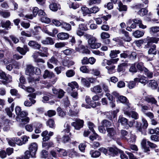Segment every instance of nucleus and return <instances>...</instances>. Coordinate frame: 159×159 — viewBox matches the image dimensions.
Listing matches in <instances>:
<instances>
[{"label": "nucleus", "instance_id": "f257e3e1", "mask_svg": "<svg viewBox=\"0 0 159 159\" xmlns=\"http://www.w3.org/2000/svg\"><path fill=\"white\" fill-rule=\"evenodd\" d=\"M29 150H27L25 152L26 153V156H29L30 157H36V154L38 149V145L35 142L31 143L28 147Z\"/></svg>", "mask_w": 159, "mask_h": 159}, {"label": "nucleus", "instance_id": "f03ea898", "mask_svg": "<svg viewBox=\"0 0 159 159\" xmlns=\"http://www.w3.org/2000/svg\"><path fill=\"white\" fill-rule=\"evenodd\" d=\"M154 40V38L147 36L146 38L135 41V44L139 47H141L142 44H143L145 46L144 48H147L150 46L151 42L155 41Z\"/></svg>", "mask_w": 159, "mask_h": 159}, {"label": "nucleus", "instance_id": "7ed1b4c3", "mask_svg": "<svg viewBox=\"0 0 159 159\" xmlns=\"http://www.w3.org/2000/svg\"><path fill=\"white\" fill-rule=\"evenodd\" d=\"M25 73L27 75H33L34 74L39 75L41 74V72L39 68L34 67L31 64H29L26 66Z\"/></svg>", "mask_w": 159, "mask_h": 159}, {"label": "nucleus", "instance_id": "20e7f679", "mask_svg": "<svg viewBox=\"0 0 159 159\" xmlns=\"http://www.w3.org/2000/svg\"><path fill=\"white\" fill-rule=\"evenodd\" d=\"M152 38H154L155 41L151 42L150 43V46L147 48H150L148 51V53L149 54H153L156 55L157 54V51L156 49V46L155 44H153V43H157L159 41V38L155 37H151Z\"/></svg>", "mask_w": 159, "mask_h": 159}, {"label": "nucleus", "instance_id": "39448f33", "mask_svg": "<svg viewBox=\"0 0 159 159\" xmlns=\"http://www.w3.org/2000/svg\"><path fill=\"white\" fill-rule=\"evenodd\" d=\"M119 111V110L116 109L113 111L105 112L104 114L106 115L107 118L111 120H114L115 122L117 121V114Z\"/></svg>", "mask_w": 159, "mask_h": 159}, {"label": "nucleus", "instance_id": "423d86ee", "mask_svg": "<svg viewBox=\"0 0 159 159\" xmlns=\"http://www.w3.org/2000/svg\"><path fill=\"white\" fill-rule=\"evenodd\" d=\"M143 122V125L140 122L136 121L135 127L140 132H142V129H146L148 126V124L147 121L144 118L142 119Z\"/></svg>", "mask_w": 159, "mask_h": 159}, {"label": "nucleus", "instance_id": "0eeeda50", "mask_svg": "<svg viewBox=\"0 0 159 159\" xmlns=\"http://www.w3.org/2000/svg\"><path fill=\"white\" fill-rule=\"evenodd\" d=\"M96 39L93 37H91L89 39L88 43L91 48L93 49L98 48L101 46L100 43H96Z\"/></svg>", "mask_w": 159, "mask_h": 159}, {"label": "nucleus", "instance_id": "6e6552de", "mask_svg": "<svg viewBox=\"0 0 159 159\" xmlns=\"http://www.w3.org/2000/svg\"><path fill=\"white\" fill-rule=\"evenodd\" d=\"M49 5L50 9L54 12L57 11L58 9H61V6L56 0H51Z\"/></svg>", "mask_w": 159, "mask_h": 159}, {"label": "nucleus", "instance_id": "1a4fd4ad", "mask_svg": "<svg viewBox=\"0 0 159 159\" xmlns=\"http://www.w3.org/2000/svg\"><path fill=\"white\" fill-rule=\"evenodd\" d=\"M115 97L116 98V102H119L120 103H127L128 100L126 97L123 96H120L119 94L116 91H114L112 93Z\"/></svg>", "mask_w": 159, "mask_h": 159}, {"label": "nucleus", "instance_id": "9d476101", "mask_svg": "<svg viewBox=\"0 0 159 159\" xmlns=\"http://www.w3.org/2000/svg\"><path fill=\"white\" fill-rule=\"evenodd\" d=\"M106 130L107 132V135L110 138L113 140L116 139V130L113 127L106 128Z\"/></svg>", "mask_w": 159, "mask_h": 159}, {"label": "nucleus", "instance_id": "9b49d317", "mask_svg": "<svg viewBox=\"0 0 159 159\" xmlns=\"http://www.w3.org/2000/svg\"><path fill=\"white\" fill-rule=\"evenodd\" d=\"M40 51H38L37 52L39 55L42 57H47L49 53L48 52V48L42 47L39 49Z\"/></svg>", "mask_w": 159, "mask_h": 159}, {"label": "nucleus", "instance_id": "f8f14e48", "mask_svg": "<svg viewBox=\"0 0 159 159\" xmlns=\"http://www.w3.org/2000/svg\"><path fill=\"white\" fill-rule=\"evenodd\" d=\"M84 123V121L83 120H80L76 122H72L71 125L74 127L75 129L79 130L83 127Z\"/></svg>", "mask_w": 159, "mask_h": 159}, {"label": "nucleus", "instance_id": "ddd939ff", "mask_svg": "<svg viewBox=\"0 0 159 159\" xmlns=\"http://www.w3.org/2000/svg\"><path fill=\"white\" fill-rule=\"evenodd\" d=\"M120 32L124 34L125 37V39L124 37H121V39L127 42H129L132 40L131 38L129 36V33L125 30V29L120 30Z\"/></svg>", "mask_w": 159, "mask_h": 159}, {"label": "nucleus", "instance_id": "4468645a", "mask_svg": "<svg viewBox=\"0 0 159 159\" xmlns=\"http://www.w3.org/2000/svg\"><path fill=\"white\" fill-rule=\"evenodd\" d=\"M16 50L21 55H24L27 52L29 51V49L27 45H24L23 48L20 47H17L16 48Z\"/></svg>", "mask_w": 159, "mask_h": 159}, {"label": "nucleus", "instance_id": "2eb2a0df", "mask_svg": "<svg viewBox=\"0 0 159 159\" xmlns=\"http://www.w3.org/2000/svg\"><path fill=\"white\" fill-rule=\"evenodd\" d=\"M41 43L43 45H52L54 44L55 42L53 39L50 37H47L45 40H42Z\"/></svg>", "mask_w": 159, "mask_h": 159}, {"label": "nucleus", "instance_id": "dca6fc26", "mask_svg": "<svg viewBox=\"0 0 159 159\" xmlns=\"http://www.w3.org/2000/svg\"><path fill=\"white\" fill-rule=\"evenodd\" d=\"M58 39L60 40L67 39L69 38V34L66 33L61 32L58 33L57 35Z\"/></svg>", "mask_w": 159, "mask_h": 159}, {"label": "nucleus", "instance_id": "f3484780", "mask_svg": "<svg viewBox=\"0 0 159 159\" xmlns=\"http://www.w3.org/2000/svg\"><path fill=\"white\" fill-rule=\"evenodd\" d=\"M108 150L109 151L114 155H117L118 153H119V152L121 150L118 149L117 147H115L114 148L112 147H109Z\"/></svg>", "mask_w": 159, "mask_h": 159}, {"label": "nucleus", "instance_id": "a211bd4d", "mask_svg": "<svg viewBox=\"0 0 159 159\" xmlns=\"http://www.w3.org/2000/svg\"><path fill=\"white\" fill-rule=\"evenodd\" d=\"M39 28H40L41 27L40 26H36L34 27V31H33L32 32V34L36 39L39 40L41 38V37L39 35V31L38 30Z\"/></svg>", "mask_w": 159, "mask_h": 159}, {"label": "nucleus", "instance_id": "6ab92c4d", "mask_svg": "<svg viewBox=\"0 0 159 159\" xmlns=\"http://www.w3.org/2000/svg\"><path fill=\"white\" fill-rule=\"evenodd\" d=\"M144 31L136 30L133 33L132 35L135 38H138L142 37L144 35Z\"/></svg>", "mask_w": 159, "mask_h": 159}, {"label": "nucleus", "instance_id": "aec40b11", "mask_svg": "<svg viewBox=\"0 0 159 159\" xmlns=\"http://www.w3.org/2000/svg\"><path fill=\"white\" fill-rule=\"evenodd\" d=\"M90 89L92 92L96 94L101 93L102 91V88L100 85L94 86L93 87L91 88Z\"/></svg>", "mask_w": 159, "mask_h": 159}, {"label": "nucleus", "instance_id": "412c9836", "mask_svg": "<svg viewBox=\"0 0 159 159\" xmlns=\"http://www.w3.org/2000/svg\"><path fill=\"white\" fill-rule=\"evenodd\" d=\"M118 122L123 125L126 126L128 125V120L123 117V116L120 115L119 116Z\"/></svg>", "mask_w": 159, "mask_h": 159}, {"label": "nucleus", "instance_id": "4be33fe9", "mask_svg": "<svg viewBox=\"0 0 159 159\" xmlns=\"http://www.w3.org/2000/svg\"><path fill=\"white\" fill-rule=\"evenodd\" d=\"M150 33L151 34H157V36H159V26H153L149 29Z\"/></svg>", "mask_w": 159, "mask_h": 159}, {"label": "nucleus", "instance_id": "5701e85b", "mask_svg": "<svg viewBox=\"0 0 159 159\" xmlns=\"http://www.w3.org/2000/svg\"><path fill=\"white\" fill-rule=\"evenodd\" d=\"M54 76V75L52 72L49 71L48 70H46L44 71L43 77L44 79L47 78H51Z\"/></svg>", "mask_w": 159, "mask_h": 159}, {"label": "nucleus", "instance_id": "b1692460", "mask_svg": "<svg viewBox=\"0 0 159 159\" xmlns=\"http://www.w3.org/2000/svg\"><path fill=\"white\" fill-rule=\"evenodd\" d=\"M1 25L2 28H5L7 29H10L11 28L10 25H11V23L10 21L9 20H7L6 21L3 20L1 21Z\"/></svg>", "mask_w": 159, "mask_h": 159}, {"label": "nucleus", "instance_id": "393cba45", "mask_svg": "<svg viewBox=\"0 0 159 159\" xmlns=\"http://www.w3.org/2000/svg\"><path fill=\"white\" fill-rule=\"evenodd\" d=\"M82 11L83 12V14L84 16H86L88 15L89 16H91V10L86 7H83L81 8Z\"/></svg>", "mask_w": 159, "mask_h": 159}, {"label": "nucleus", "instance_id": "a878e982", "mask_svg": "<svg viewBox=\"0 0 159 159\" xmlns=\"http://www.w3.org/2000/svg\"><path fill=\"white\" fill-rule=\"evenodd\" d=\"M57 111L58 115L62 117H63L66 115V112L63 109L60 107H58L57 109Z\"/></svg>", "mask_w": 159, "mask_h": 159}, {"label": "nucleus", "instance_id": "bb28decb", "mask_svg": "<svg viewBox=\"0 0 159 159\" xmlns=\"http://www.w3.org/2000/svg\"><path fill=\"white\" fill-rule=\"evenodd\" d=\"M2 80H1V81L4 85H6L8 83H10L12 82V77L9 75H7V77H6Z\"/></svg>", "mask_w": 159, "mask_h": 159}, {"label": "nucleus", "instance_id": "cd10ccee", "mask_svg": "<svg viewBox=\"0 0 159 159\" xmlns=\"http://www.w3.org/2000/svg\"><path fill=\"white\" fill-rule=\"evenodd\" d=\"M120 52V51L119 50H111L110 54V56L111 58H116L117 57V55Z\"/></svg>", "mask_w": 159, "mask_h": 159}, {"label": "nucleus", "instance_id": "c85d7f7f", "mask_svg": "<svg viewBox=\"0 0 159 159\" xmlns=\"http://www.w3.org/2000/svg\"><path fill=\"white\" fill-rule=\"evenodd\" d=\"M48 131L46 130L42 132L41 134V136L43 137V142H46L50 139V137L48 136Z\"/></svg>", "mask_w": 159, "mask_h": 159}, {"label": "nucleus", "instance_id": "c756f323", "mask_svg": "<svg viewBox=\"0 0 159 159\" xmlns=\"http://www.w3.org/2000/svg\"><path fill=\"white\" fill-rule=\"evenodd\" d=\"M90 153L92 157L96 158L98 157L101 155L100 152L97 150H91Z\"/></svg>", "mask_w": 159, "mask_h": 159}, {"label": "nucleus", "instance_id": "7c9ffc66", "mask_svg": "<svg viewBox=\"0 0 159 159\" xmlns=\"http://www.w3.org/2000/svg\"><path fill=\"white\" fill-rule=\"evenodd\" d=\"M68 86L71 88V90L76 89L75 88L77 89L79 87L78 83L75 81H72L70 83H69Z\"/></svg>", "mask_w": 159, "mask_h": 159}, {"label": "nucleus", "instance_id": "2f4dec72", "mask_svg": "<svg viewBox=\"0 0 159 159\" xmlns=\"http://www.w3.org/2000/svg\"><path fill=\"white\" fill-rule=\"evenodd\" d=\"M137 72H142L143 70L144 67L143 64L142 62H140L138 63H136V65Z\"/></svg>", "mask_w": 159, "mask_h": 159}, {"label": "nucleus", "instance_id": "473e14b6", "mask_svg": "<svg viewBox=\"0 0 159 159\" xmlns=\"http://www.w3.org/2000/svg\"><path fill=\"white\" fill-rule=\"evenodd\" d=\"M148 11L147 8H142L140 9L138 13L141 16H143L147 14Z\"/></svg>", "mask_w": 159, "mask_h": 159}, {"label": "nucleus", "instance_id": "72a5a7b5", "mask_svg": "<svg viewBox=\"0 0 159 159\" xmlns=\"http://www.w3.org/2000/svg\"><path fill=\"white\" fill-rule=\"evenodd\" d=\"M81 82L84 86L89 88L91 84L89 82V80L86 79L82 77L81 79Z\"/></svg>", "mask_w": 159, "mask_h": 159}, {"label": "nucleus", "instance_id": "f704fd0d", "mask_svg": "<svg viewBox=\"0 0 159 159\" xmlns=\"http://www.w3.org/2000/svg\"><path fill=\"white\" fill-rule=\"evenodd\" d=\"M102 125L104 127L108 128L111 125L112 123L111 122L105 119L102 121Z\"/></svg>", "mask_w": 159, "mask_h": 159}, {"label": "nucleus", "instance_id": "c9c22d12", "mask_svg": "<svg viewBox=\"0 0 159 159\" xmlns=\"http://www.w3.org/2000/svg\"><path fill=\"white\" fill-rule=\"evenodd\" d=\"M46 124L47 126H48L51 128H53L55 127V122L53 119H49L47 121Z\"/></svg>", "mask_w": 159, "mask_h": 159}, {"label": "nucleus", "instance_id": "e433bc0d", "mask_svg": "<svg viewBox=\"0 0 159 159\" xmlns=\"http://www.w3.org/2000/svg\"><path fill=\"white\" fill-rule=\"evenodd\" d=\"M61 25L62 28L67 31H70L71 29V26L70 24L66 22H63Z\"/></svg>", "mask_w": 159, "mask_h": 159}, {"label": "nucleus", "instance_id": "4c0bfd02", "mask_svg": "<svg viewBox=\"0 0 159 159\" xmlns=\"http://www.w3.org/2000/svg\"><path fill=\"white\" fill-rule=\"evenodd\" d=\"M118 6L119 7V10L120 11H125L127 10V6L125 5H123L120 1L119 2Z\"/></svg>", "mask_w": 159, "mask_h": 159}, {"label": "nucleus", "instance_id": "58836bf2", "mask_svg": "<svg viewBox=\"0 0 159 159\" xmlns=\"http://www.w3.org/2000/svg\"><path fill=\"white\" fill-rule=\"evenodd\" d=\"M136 65V63L131 64L129 69V72L133 73L137 72Z\"/></svg>", "mask_w": 159, "mask_h": 159}, {"label": "nucleus", "instance_id": "ea45409f", "mask_svg": "<svg viewBox=\"0 0 159 159\" xmlns=\"http://www.w3.org/2000/svg\"><path fill=\"white\" fill-rule=\"evenodd\" d=\"M145 100L148 102L151 103L152 104L157 103V101L154 98H150L148 97H146L145 98Z\"/></svg>", "mask_w": 159, "mask_h": 159}, {"label": "nucleus", "instance_id": "a19ab883", "mask_svg": "<svg viewBox=\"0 0 159 159\" xmlns=\"http://www.w3.org/2000/svg\"><path fill=\"white\" fill-rule=\"evenodd\" d=\"M95 101L93 100H91V103L89 105L93 108H95L97 106H100L101 104L100 102H96Z\"/></svg>", "mask_w": 159, "mask_h": 159}, {"label": "nucleus", "instance_id": "79ce46f5", "mask_svg": "<svg viewBox=\"0 0 159 159\" xmlns=\"http://www.w3.org/2000/svg\"><path fill=\"white\" fill-rule=\"evenodd\" d=\"M69 7L70 8L76 9L79 7L80 5L79 4L76 3L70 2L69 3Z\"/></svg>", "mask_w": 159, "mask_h": 159}, {"label": "nucleus", "instance_id": "37998d69", "mask_svg": "<svg viewBox=\"0 0 159 159\" xmlns=\"http://www.w3.org/2000/svg\"><path fill=\"white\" fill-rule=\"evenodd\" d=\"M149 84L153 89H155L157 88L158 86L157 82L154 80H151L149 83Z\"/></svg>", "mask_w": 159, "mask_h": 159}, {"label": "nucleus", "instance_id": "c03bdc74", "mask_svg": "<svg viewBox=\"0 0 159 159\" xmlns=\"http://www.w3.org/2000/svg\"><path fill=\"white\" fill-rule=\"evenodd\" d=\"M79 29L82 31H84L88 30L87 25L86 24H81L79 25Z\"/></svg>", "mask_w": 159, "mask_h": 159}, {"label": "nucleus", "instance_id": "a18cd8bd", "mask_svg": "<svg viewBox=\"0 0 159 159\" xmlns=\"http://www.w3.org/2000/svg\"><path fill=\"white\" fill-rule=\"evenodd\" d=\"M75 72L73 70H68L66 73V76L68 77H70L73 76L75 75Z\"/></svg>", "mask_w": 159, "mask_h": 159}, {"label": "nucleus", "instance_id": "49530a36", "mask_svg": "<svg viewBox=\"0 0 159 159\" xmlns=\"http://www.w3.org/2000/svg\"><path fill=\"white\" fill-rule=\"evenodd\" d=\"M12 141L15 142V144L20 146L23 145V143L22 141L20 139L18 138H12Z\"/></svg>", "mask_w": 159, "mask_h": 159}, {"label": "nucleus", "instance_id": "de8ad7c7", "mask_svg": "<svg viewBox=\"0 0 159 159\" xmlns=\"http://www.w3.org/2000/svg\"><path fill=\"white\" fill-rule=\"evenodd\" d=\"M88 66H83L80 67V71L83 73H89V70L87 68Z\"/></svg>", "mask_w": 159, "mask_h": 159}, {"label": "nucleus", "instance_id": "09e8293b", "mask_svg": "<svg viewBox=\"0 0 159 159\" xmlns=\"http://www.w3.org/2000/svg\"><path fill=\"white\" fill-rule=\"evenodd\" d=\"M111 14H108L106 16H103V15H102V16L101 17L102 20L103 21L104 20L105 21H104L103 23H106L107 22L106 21L107 20L109 19H110L111 18Z\"/></svg>", "mask_w": 159, "mask_h": 159}, {"label": "nucleus", "instance_id": "8fccbe9b", "mask_svg": "<svg viewBox=\"0 0 159 159\" xmlns=\"http://www.w3.org/2000/svg\"><path fill=\"white\" fill-rule=\"evenodd\" d=\"M57 148V151L58 152L60 153L63 156H66L67 155V153L66 150L62 148Z\"/></svg>", "mask_w": 159, "mask_h": 159}, {"label": "nucleus", "instance_id": "3c124183", "mask_svg": "<svg viewBox=\"0 0 159 159\" xmlns=\"http://www.w3.org/2000/svg\"><path fill=\"white\" fill-rule=\"evenodd\" d=\"M101 2V0H89L88 1L89 5L93 4H99Z\"/></svg>", "mask_w": 159, "mask_h": 159}, {"label": "nucleus", "instance_id": "603ef678", "mask_svg": "<svg viewBox=\"0 0 159 159\" xmlns=\"http://www.w3.org/2000/svg\"><path fill=\"white\" fill-rule=\"evenodd\" d=\"M139 77H140V82L142 84H145L147 81V78L143 75H138Z\"/></svg>", "mask_w": 159, "mask_h": 159}, {"label": "nucleus", "instance_id": "864d4df0", "mask_svg": "<svg viewBox=\"0 0 159 159\" xmlns=\"http://www.w3.org/2000/svg\"><path fill=\"white\" fill-rule=\"evenodd\" d=\"M41 20L42 22L48 24L51 22L50 19L47 17L43 16L41 18Z\"/></svg>", "mask_w": 159, "mask_h": 159}, {"label": "nucleus", "instance_id": "5fc2aeb1", "mask_svg": "<svg viewBox=\"0 0 159 159\" xmlns=\"http://www.w3.org/2000/svg\"><path fill=\"white\" fill-rule=\"evenodd\" d=\"M62 142L64 143L69 142L71 140L70 138L69 135H64L62 138Z\"/></svg>", "mask_w": 159, "mask_h": 159}, {"label": "nucleus", "instance_id": "6e6d98bb", "mask_svg": "<svg viewBox=\"0 0 159 159\" xmlns=\"http://www.w3.org/2000/svg\"><path fill=\"white\" fill-rule=\"evenodd\" d=\"M129 51H124V52L120 54V57L126 58L129 57Z\"/></svg>", "mask_w": 159, "mask_h": 159}, {"label": "nucleus", "instance_id": "4d7b16f0", "mask_svg": "<svg viewBox=\"0 0 159 159\" xmlns=\"http://www.w3.org/2000/svg\"><path fill=\"white\" fill-rule=\"evenodd\" d=\"M48 151L46 150H43L41 152V157L43 158H46L48 157Z\"/></svg>", "mask_w": 159, "mask_h": 159}, {"label": "nucleus", "instance_id": "13d9d810", "mask_svg": "<svg viewBox=\"0 0 159 159\" xmlns=\"http://www.w3.org/2000/svg\"><path fill=\"white\" fill-rule=\"evenodd\" d=\"M131 117L134 120H137L139 118V115L138 113L134 111H131Z\"/></svg>", "mask_w": 159, "mask_h": 159}, {"label": "nucleus", "instance_id": "bf43d9fd", "mask_svg": "<svg viewBox=\"0 0 159 159\" xmlns=\"http://www.w3.org/2000/svg\"><path fill=\"white\" fill-rule=\"evenodd\" d=\"M101 36L102 39H104L109 38L110 35L107 32H103L101 34Z\"/></svg>", "mask_w": 159, "mask_h": 159}, {"label": "nucleus", "instance_id": "052dcab7", "mask_svg": "<svg viewBox=\"0 0 159 159\" xmlns=\"http://www.w3.org/2000/svg\"><path fill=\"white\" fill-rule=\"evenodd\" d=\"M65 93L63 90L61 89H60L58 90V93L57 97L59 98H61L64 95V94Z\"/></svg>", "mask_w": 159, "mask_h": 159}, {"label": "nucleus", "instance_id": "680f3d73", "mask_svg": "<svg viewBox=\"0 0 159 159\" xmlns=\"http://www.w3.org/2000/svg\"><path fill=\"white\" fill-rule=\"evenodd\" d=\"M93 133L94 135H90L89 137L90 139L92 141L97 139V138L99 136L98 134H97L95 132Z\"/></svg>", "mask_w": 159, "mask_h": 159}, {"label": "nucleus", "instance_id": "e2e57ef3", "mask_svg": "<svg viewBox=\"0 0 159 159\" xmlns=\"http://www.w3.org/2000/svg\"><path fill=\"white\" fill-rule=\"evenodd\" d=\"M28 115V113L27 112L24 111H21V112L18 114V116H17L16 118H17L18 117H20L21 118H23L26 116Z\"/></svg>", "mask_w": 159, "mask_h": 159}, {"label": "nucleus", "instance_id": "0e129e2a", "mask_svg": "<svg viewBox=\"0 0 159 159\" xmlns=\"http://www.w3.org/2000/svg\"><path fill=\"white\" fill-rule=\"evenodd\" d=\"M66 44L64 42L57 43L55 44V47L57 48H59L64 47Z\"/></svg>", "mask_w": 159, "mask_h": 159}, {"label": "nucleus", "instance_id": "69168bd1", "mask_svg": "<svg viewBox=\"0 0 159 159\" xmlns=\"http://www.w3.org/2000/svg\"><path fill=\"white\" fill-rule=\"evenodd\" d=\"M1 14L2 16L3 17L6 18L9 17L10 16V13L8 11H1Z\"/></svg>", "mask_w": 159, "mask_h": 159}, {"label": "nucleus", "instance_id": "338daca9", "mask_svg": "<svg viewBox=\"0 0 159 159\" xmlns=\"http://www.w3.org/2000/svg\"><path fill=\"white\" fill-rule=\"evenodd\" d=\"M91 13H96L99 11V8L98 7L94 6L90 8Z\"/></svg>", "mask_w": 159, "mask_h": 159}, {"label": "nucleus", "instance_id": "774afa93", "mask_svg": "<svg viewBox=\"0 0 159 159\" xmlns=\"http://www.w3.org/2000/svg\"><path fill=\"white\" fill-rule=\"evenodd\" d=\"M119 153L120 154V157L121 159H128L127 155L125 154L124 152L122 150L120 151Z\"/></svg>", "mask_w": 159, "mask_h": 159}]
</instances>
